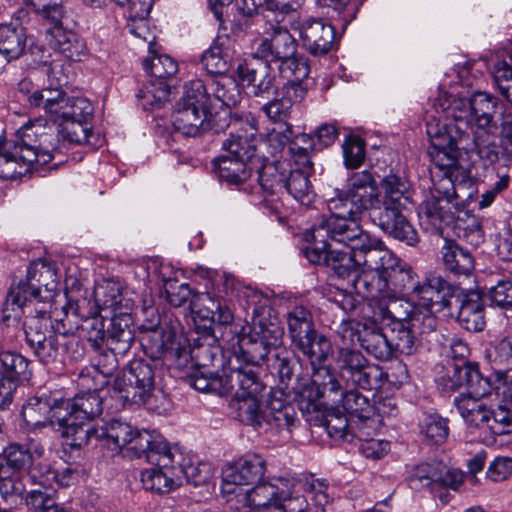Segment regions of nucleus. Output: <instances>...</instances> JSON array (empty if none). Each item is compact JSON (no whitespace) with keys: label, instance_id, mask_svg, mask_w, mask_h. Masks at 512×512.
<instances>
[{"label":"nucleus","instance_id":"f257e3e1","mask_svg":"<svg viewBox=\"0 0 512 512\" xmlns=\"http://www.w3.org/2000/svg\"><path fill=\"white\" fill-rule=\"evenodd\" d=\"M437 115L427 118L426 132L431 141L428 155L431 161L432 188L430 196L419 206L421 227L428 232L441 231L465 208L458 189L472 184L471 170L458 159V151L476 153L493 163L500 157L512 164V115L501 121L500 145L496 146L498 126L494 116L497 99L477 92L469 99L440 93L435 99Z\"/></svg>","mask_w":512,"mask_h":512},{"label":"nucleus","instance_id":"f03ea898","mask_svg":"<svg viewBox=\"0 0 512 512\" xmlns=\"http://www.w3.org/2000/svg\"><path fill=\"white\" fill-rule=\"evenodd\" d=\"M363 248L371 250L364 260L370 269L357 278V294L378 300L409 297L417 279L413 269L369 233Z\"/></svg>","mask_w":512,"mask_h":512},{"label":"nucleus","instance_id":"7ed1b4c3","mask_svg":"<svg viewBox=\"0 0 512 512\" xmlns=\"http://www.w3.org/2000/svg\"><path fill=\"white\" fill-rule=\"evenodd\" d=\"M283 331L275 325L243 327L239 336L240 354L236 355L238 366H232L223 376L221 394H232L243 398L259 396L264 389L258 376V366L265 360L271 349L282 344Z\"/></svg>","mask_w":512,"mask_h":512},{"label":"nucleus","instance_id":"20e7f679","mask_svg":"<svg viewBox=\"0 0 512 512\" xmlns=\"http://www.w3.org/2000/svg\"><path fill=\"white\" fill-rule=\"evenodd\" d=\"M58 143L46 120L28 121L16 131L13 144L0 153V178L17 179L49 163L59 150Z\"/></svg>","mask_w":512,"mask_h":512},{"label":"nucleus","instance_id":"39448f33","mask_svg":"<svg viewBox=\"0 0 512 512\" xmlns=\"http://www.w3.org/2000/svg\"><path fill=\"white\" fill-rule=\"evenodd\" d=\"M80 381L88 392L73 399L61 398L62 410H56V416L64 423L62 438L73 448L82 447L92 437L94 430L85 428L84 422L101 414L102 398L98 391L108 383L106 377L94 367L82 374Z\"/></svg>","mask_w":512,"mask_h":512},{"label":"nucleus","instance_id":"423d86ee","mask_svg":"<svg viewBox=\"0 0 512 512\" xmlns=\"http://www.w3.org/2000/svg\"><path fill=\"white\" fill-rule=\"evenodd\" d=\"M380 209L373 215L380 229L389 236L413 246L418 242V233L403 214L411 203L412 191L408 180L390 173L379 185Z\"/></svg>","mask_w":512,"mask_h":512},{"label":"nucleus","instance_id":"0eeeda50","mask_svg":"<svg viewBox=\"0 0 512 512\" xmlns=\"http://www.w3.org/2000/svg\"><path fill=\"white\" fill-rule=\"evenodd\" d=\"M490 384L471 393H459L453 404L471 432L488 436L486 441L495 442L496 436L512 432V412L508 407L488 405Z\"/></svg>","mask_w":512,"mask_h":512},{"label":"nucleus","instance_id":"6e6552de","mask_svg":"<svg viewBox=\"0 0 512 512\" xmlns=\"http://www.w3.org/2000/svg\"><path fill=\"white\" fill-rule=\"evenodd\" d=\"M305 239L309 245L304 248V256L312 264L328 265L330 251L333 243L352 245L355 248H363L368 241V232L362 229L360 224L346 221L342 218L321 217L312 228L305 233Z\"/></svg>","mask_w":512,"mask_h":512},{"label":"nucleus","instance_id":"1a4fd4ad","mask_svg":"<svg viewBox=\"0 0 512 512\" xmlns=\"http://www.w3.org/2000/svg\"><path fill=\"white\" fill-rule=\"evenodd\" d=\"M214 121L206 85L200 79L191 80L185 85L173 115L175 131L186 137H197L210 130L218 132Z\"/></svg>","mask_w":512,"mask_h":512},{"label":"nucleus","instance_id":"9d476101","mask_svg":"<svg viewBox=\"0 0 512 512\" xmlns=\"http://www.w3.org/2000/svg\"><path fill=\"white\" fill-rule=\"evenodd\" d=\"M294 347L305 356L311 367V384L307 393L317 391V395H332L338 392L339 381L335 373L325 363L333 353L331 341L323 334L315 333L300 341Z\"/></svg>","mask_w":512,"mask_h":512},{"label":"nucleus","instance_id":"9b49d317","mask_svg":"<svg viewBox=\"0 0 512 512\" xmlns=\"http://www.w3.org/2000/svg\"><path fill=\"white\" fill-rule=\"evenodd\" d=\"M174 450L164 438H158L156 444L142 458L154 467L141 472V482L146 490L166 494L180 485V476L174 466Z\"/></svg>","mask_w":512,"mask_h":512},{"label":"nucleus","instance_id":"f8f14e48","mask_svg":"<svg viewBox=\"0 0 512 512\" xmlns=\"http://www.w3.org/2000/svg\"><path fill=\"white\" fill-rule=\"evenodd\" d=\"M155 389V369L151 362L134 359L116 377L114 390L124 401L153 408L151 398Z\"/></svg>","mask_w":512,"mask_h":512},{"label":"nucleus","instance_id":"ddd939ff","mask_svg":"<svg viewBox=\"0 0 512 512\" xmlns=\"http://www.w3.org/2000/svg\"><path fill=\"white\" fill-rule=\"evenodd\" d=\"M34 104H44V113L53 122H90L94 107L91 101L80 95H68L62 88L39 92L33 97Z\"/></svg>","mask_w":512,"mask_h":512},{"label":"nucleus","instance_id":"4468645a","mask_svg":"<svg viewBox=\"0 0 512 512\" xmlns=\"http://www.w3.org/2000/svg\"><path fill=\"white\" fill-rule=\"evenodd\" d=\"M338 381L348 388L358 387L364 390L377 388L382 379L381 368L370 361L358 350L340 348L336 356Z\"/></svg>","mask_w":512,"mask_h":512},{"label":"nucleus","instance_id":"2eb2a0df","mask_svg":"<svg viewBox=\"0 0 512 512\" xmlns=\"http://www.w3.org/2000/svg\"><path fill=\"white\" fill-rule=\"evenodd\" d=\"M24 325L27 344L36 358L43 364L57 361L62 350L60 337L63 338L65 334L60 330L59 323L54 326L48 313L39 312L28 317Z\"/></svg>","mask_w":512,"mask_h":512},{"label":"nucleus","instance_id":"dca6fc26","mask_svg":"<svg viewBox=\"0 0 512 512\" xmlns=\"http://www.w3.org/2000/svg\"><path fill=\"white\" fill-rule=\"evenodd\" d=\"M93 436L106 439L115 449H125L127 455L135 458H142L156 444L158 438H163L158 433L139 430L118 419L111 420L100 432L95 430Z\"/></svg>","mask_w":512,"mask_h":512},{"label":"nucleus","instance_id":"f3484780","mask_svg":"<svg viewBox=\"0 0 512 512\" xmlns=\"http://www.w3.org/2000/svg\"><path fill=\"white\" fill-rule=\"evenodd\" d=\"M331 217L342 218L359 224L358 220L365 211L376 214L380 209L377 184L352 193H342L328 202Z\"/></svg>","mask_w":512,"mask_h":512},{"label":"nucleus","instance_id":"a211bd4d","mask_svg":"<svg viewBox=\"0 0 512 512\" xmlns=\"http://www.w3.org/2000/svg\"><path fill=\"white\" fill-rule=\"evenodd\" d=\"M266 472L265 459L255 453H247L222 470V491L236 493L237 486L252 485L263 480Z\"/></svg>","mask_w":512,"mask_h":512},{"label":"nucleus","instance_id":"6ab92c4d","mask_svg":"<svg viewBox=\"0 0 512 512\" xmlns=\"http://www.w3.org/2000/svg\"><path fill=\"white\" fill-rule=\"evenodd\" d=\"M56 410H62L61 398L43 394L29 398L22 407V418L28 430L35 431L48 425L62 435L64 423L56 415Z\"/></svg>","mask_w":512,"mask_h":512},{"label":"nucleus","instance_id":"aec40b11","mask_svg":"<svg viewBox=\"0 0 512 512\" xmlns=\"http://www.w3.org/2000/svg\"><path fill=\"white\" fill-rule=\"evenodd\" d=\"M345 250H337L333 248L328 257V267H330L339 278L347 279L351 288L357 293L356 280L370 266L364 262L370 248H355L352 245H344Z\"/></svg>","mask_w":512,"mask_h":512},{"label":"nucleus","instance_id":"412c9836","mask_svg":"<svg viewBox=\"0 0 512 512\" xmlns=\"http://www.w3.org/2000/svg\"><path fill=\"white\" fill-rule=\"evenodd\" d=\"M449 284L440 276H432L419 282L416 279L409 295L413 307L442 311L450 305Z\"/></svg>","mask_w":512,"mask_h":512},{"label":"nucleus","instance_id":"4be33fe9","mask_svg":"<svg viewBox=\"0 0 512 512\" xmlns=\"http://www.w3.org/2000/svg\"><path fill=\"white\" fill-rule=\"evenodd\" d=\"M297 51V41L288 31L281 26H273L271 32L258 45L255 55L257 58L264 59L266 62H281L290 56H294Z\"/></svg>","mask_w":512,"mask_h":512},{"label":"nucleus","instance_id":"5701e85b","mask_svg":"<svg viewBox=\"0 0 512 512\" xmlns=\"http://www.w3.org/2000/svg\"><path fill=\"white\" fill-rule=\"evenodd\" d=\"M252 485L251 489L237 494V510L240 512H250L269 507L276 508L282 488L279 478L275 479L274 482L261 480Z\"/></svg>","mask_w":512,"mask_h":512},{"label":"nucleus","instance_id":"b1692460","mask_svg":"<svg viewBox=\"0 0 512 512\" xmlns=\"http://www.w3.org/2000/svg\"><path fill=\"white\" fill-rule=\"evenodd\" d=\"M25 280L42 302L52 300L59 286L55 265L41 259L30 263Z\"/></svg>","mask_w":512,"mask_h":512},{"label":"nucleus","instance_id":"393cba45","mask_svg":"<svg viewBox=\"0 0 512 512\" xmlns=\"http://www.w3.org/2000/svg\"><path fill=\"white\" fill-rule=\"evenodd\" d=\"M304 48L314 56L327 54L334 42V27L323 19H309L300 28Z\"/></svg>","mask_w":512,"mask_h":512},{"label":"nucleus","instance_id":"a878e982","mask_svg":"<svg viewBox=\"0 0 512 512\" xmlns=\"http://www.w3.org/2000/svg\"><path fill=\"white\" fill-rule=\"evenodd\" d=\"M490 384L487 378L481 376L477 366L472 363L454 365L451 374L439 380V386L444 391H457L460 393H471Z\"/></svg>","mask_w":512,"mask_h":512},{"label":"nucleus","instance_id":"bb28decb","mask_svg":"<svg viewBox=\"0 0 512 512\" xmlns=\"http://www.w3.org/2000/svg\"><path fill=\"white\" fill-rule=\"evenodd\" d=\"M353 387L349 390H344L343 385L339 382L338 392L332 395H317V391L308 394V399L315 402L321 398L327 399L332 403L337 404L346 413L356 416L359 419H366L370 416L372 405L369 399L362 395L358 390Z\"/></svg>","mask_w":512,"mask_h":512},{"label":"nucleus","instance_id":"cd10ccee","mask_svg":"<svg viewBox=\"0 0 512 512\" xmlns=\"http://www.w3.org/2000/svg\"><path fill=\"white\" fill-rule=\"evenodd\" d=\"M153 358H163L178 367H185L192 358L189 347L171 331L156 335L151 344Z\"/></svg>","mask_w":512,"mask_h":512},{"label":"nucleus","instance_id":"c85d7f7f","mask_svg":"<svg viewBox=\"0 0 512 512\" xmlns=\"http://www.w3.org/2000/svg\"><path fill=\"white\" fill-rule=\"evenodd\" d=\"M51 25L47 31V41L51 49L68 60L81 61L86 54L85 44L73 31L63 27L62 20Z\"/></svg>","mask_w":512,"mask_h":512},{"label":"nucleus","instance_id":"c756f323","mask_svg":"<svg viewBox=\"0 0 512 512\" xmlns=\"http://www.w3.org/2000/svg\"><path fill=\"white\" fill-rule=\"evenodd\" d=\"M43 445L34 440L27 439L23 443H11L3 449L5 467L9 471L21 473L28 469L36 459L44 455Z\"/></svg>","mask_w":512,"mask_h":512},{"label":"nucleus","instance_id":"7c9ffc66","mask_svg":"<svg viewBox=\"0 0 512 512\" xmlns=\"http://www.w3.org/2000/svg\"><path fill=\"white\" fill-rule=\"evenodd\" d=\"M235 49L230 38L217 37L202 55V64L209 74L223 75L233 62Z\"/></svg>","mask_w":512,"mask_h":512},{"label":"nucleus","instance_id":"2f4dec72","mask_svg":"<svg viewBox=\"0 0 512 512\" xmlns=\"http://www.w3.org/2000/svg\"><path fill=\"white\" fill-rule=\"evenodd\" d=\"M441 259L445 269L454 275L468 276L474 270L475 262L471 252L453 240L444 239Z\"/></svg>","mask_w":512,"mask_h":512},{"label":"nucleus","instance_id":"473e14b6","mask_svg":"<svg viewBox=\"0 0 512 512\" xmlns=\"http://www.w3.org/2000/svg\"><path fill=\"white\" fill-rule=\"evenodd\" d=\"M257 164L256 162L243 160L229 154L213 161L220 180L226 181L229 184H239L246 181L250 177L253 167Z\"/></svg>","mask_w":512,"mask_h":512},{"label":"nucleus","instance_id":"72a5a7b5","mask_svg":"<svg viewBox=\"0 0 512 512\" xmlns=\"http://www.w3.org/2000/svg\"><path fill=\"white\" fill-rule=\"evenodd\" d=\"M458 322L467 331L478 332L485 327L484 305L478 292L464 296L458 312Z\"/></svg>","mask_w":512,"mask_h":512},{"label":"nucleus","instance_id":"f704fd0d","mask_svg":"<svg viewBox=\"0 0 512 512\" xmlns=\"http://www.w3.org/2000/svg\"><path fill=\"white\" fill-rule=\"evenodd\" d=\"M25 28L20 24H0V55L7 61L18 59L26 47Z\"/></svg>","mask_w":512,"mask_h":512},{"label":"nucleus","instance_id":"c9c22d12","mask_svg":"<svg viewBox=\"0 0 512 512\" xmlns=\"http://www.w3.org/2000/svg\"><path fill=\"white\" fill-rule=\"evenodd\" d=\"M133 319L128 313L114 315L108 329L111 350L116 354H125L134 341Z\"/></svg>","mask_w":512,"mask_h":512},{"label":"nucleus","instance_id":"e433bc0d","mask_svg":"<svg viewBox=\"0 0 512 512\" xmlns=\"http://www.w3.org/2000/svg\"><path fill=\"white\" fill-rule=\"evenodd\" d=\"M312 169H292L289 165V172L285 179V189L295 200L303 205H310L315 197L309 175Z\"/></svg>","mask_w":512,"mask_h":512},{"label":"nucleus","instance_id":"4c0bfd02","mask_svg":"<svg viewBox=\"0 0 512 512\" xmlns=\"http://www.w3.org/2000/svg\"><path fill=\"white\" fill-rule=\"evenodd\" d=\"M287 323L293 346L317 333L311 312L303 306H296L287 313Z\"/></svg>","mask_w":512,"mask_h":512},{"label":"nucleus","instance_id":"58836bf2","mask_svg":"<svg viewBox=\"0 0 512 512\" xmlns=\"http://www.w3.org/2000/svg\"><path fill=\"white\" fill-rule=\"evenodd\" d=\"M279 483L282 488L277 509L283 512H316L309 508L306 497L299 494L301 489L295 479L279 478Z\"/></svg>","mask_w":512,"mask_h":512},{"label":"nucleus","instance_id":"ea45409f","mask_svg":"<svg viewBox=\"0 0 512 512\" xmlns=\"http://www.w3.org/2000/svg\"><path fill=\"white\" fill-rule=\"evenodd\" d=\"M223 149L233 157L260 163L261 157L257 155L258 145L254 133H231L223 142Z\"/></svg>","mask_w":512,"mask_h":512},{"label":"nucleus","instance_id":"a19ab883","mask_svg":"<svg viewBox=\"0 0 512 512\" xmlns=\"http://www.w3.org/2000/svg\"><path fill=\"white\" fill-rule=\"evenodd\" d=\"M206 89L209 97L212 94L226 107L236 106L242 98L238 83L232 77L224 74L212 79Z\"/></svg>","mask_w":512,"mask_h":512},{"label":"nucleus","instance_id":"79ce46f5","mask_svg":"<svg viewBox=\"0 0 512 512\" xmlns=\"http://www.w3.org/2000/svg\"><path fill=\"white\" fill-rule=\"evenodd\" d=\"M361 347L379 360H389L393 355L388 336L373 322H369L368 329L363 334Z\"/></svg>","mask_w":512,"mask_h":512},{"label":"nucleus","instance_id":"37998d69","mask_svg":"<svg viewBox=\"0 0 512 512\" xmlns=\"http://www.w3.org/2000/svg\"><path fill=\"white\" fill-rule=\"evenodd\" d=\"M289 165L287 161L262 164L258 171V182L262 189L268 193H275L283 189L289 172Z\"/></svg>","mask_w":512,"mask_h":512},{"label":"nucleus","instance_id":"c03bdc74","mask_svg":"<svg viewBox=\"0 0 512 512\" xmlns=\"http://www.w3.org/2000/svg\"><path fill=\"white\" fill-rule=\"evenodd\" d=\"M231 407L235 410L236 418L246 425L259 427L266 420V414L260 407L259 396H233Z\"/></svg>","mask_w":512,"mask_h":512},{"label":"nucleus","instance_id":"a18cd8bd","mask_svg":"<svg viewBox=\"0 0 512 512\" xmlns=\"http://www.w3.org/2000/svg\"><path fill=\"white\" fill-rule=\"evenodd\" d=\"M29 362L21 354L11 351H0V375L15 383L28 380L31 373Z\"/></svg>","mask_w":512,"mask_h":512},{"label":"nucleus","instance_id":"49530a36","mask_svg":"<svg viewBox=\"0 0 512 512\" xmlns=\"http://www.w3.org/2000/svg\"><path fill=\"white\" fill-rule=\"evenodd\" d=\"M493 78L501 94L512 104V51H502L496 55Z\"/></svg>","mask_w":512,"mask_h":512},{"label":"nucleus","instance_id":"de8ad7c7","mask_svg":"<svg viewBox=\"0 0 512 512\" xmlns=\"http://www.w3.org/2000/svg\"><path fill=\"white\" fill-rule=\"evenodd\" d=\"M143 65L151 80L158 83H167L178 72V63L167 54H152L144 60Z\"/></svg>","mask_w":512,"mask_h":512},{"label":"nucleus","instance_id":"09e8293b","mask_svg":"<svg viewBox=\"0 0 512 512\" xmlns=\"http://www.w3.org/2000/svg\"><path fill=\"white\" fill-rule=\"evenodd\" d=\"M487 357L494 369L499 372L512 370V335H508L487 350Z\"/></svg>","mask_w":512,"mask_h":512},{"label":"nucleus","instance_id":"8fccbe9b","mask_svg":"<svg viewBox=\"0 0 512 512\" xmlns=\"http://www.w3.org/2000/svg\"><path fill=\"white\" fill-rule=\"evenodd\" d=\"M439 461L420 463L413 467L408 481L413 488H428L436 490Z\"/></svg>","mask_w":512,"mask_h":512},{"label":"nucleus","instance_id":"3c124183","mask_svg":"<svg viewBox=\"0 0 512 512\" xmlns=\"http://www.w3.org/2000/svg\"><path fill=\"white\" fill-rule=\"evenodd\" d=\"M437 312L438 311H432L430 309L413 307L407 322L418 339L436 331L438 321L435 317V313Z\"/></svg>","mask_w":512,"mask_h":512},{"label":"nucleus","instance_id":"603ef678","mask_svg":"<svg viewBox=\"0 0 512 512\" xmlns=\"http://www.w3.org/2000/svg\"><path fill=\"white\" fill-rule=\"evenodd\" d=\"M420 433L428 444H442L448 437L449 429L445 419L438 415H427L421 421Z\"/></svg>","mask_w":512,"mask_h":512},{"label":"nucleus","instance_id":"864d4df0","mask_svg":"<svg viewBox=\"0 0 512 512\" xmlns=\"http://www.w3.org/2000/svg\"><path fill=\"white\" fill-rule=\"evenodd\" d=\"M29 286L26 280H21L17 286L10 289L6 298L5 311H12L15 316H19L27 302L33 299L39 300L37 294Z\"/></svg>","mask_w":512,"mask_h":512},{"label":"nucleus","instance_id":"5fc2aeb1","mask_svg":"<svg viewBox=\"0 0 512 512\" xmlns=\"http://www.w3.org/2000/svg\"><path fill=\"white\" fill-rule=\"evenodd\" d=\"M59 123L62 125L59 136L63 142L76 145L88 143L92 132L90 122L59 121Z\"/></svg>","mask_w":512,"mask_h":512},{"label":"nucleus","instance_id":"6e6d98bb","mask_svg":"<svg viewBox=\"0 0 512 512\" xmlns=\"http://www.w3.org/2000/svg\"><path fill=\"white\" fill-rule=\"evenodd\" d=\"M24 491L25 485L22 482L20 473L9 471L1 461L0 494L2 498L9 502L13 497H22Z\"/></svg>","mask_w":512,"mask_h":512},{"label":"nucleus","instance_id":"4d7b16f0","mask_svg":"<svg viewBox=\"0 0 512 512\" xmlns=\"http://www.w3.org/2000/svg\"><path fill=\"white\" fill-rule=\"evenodd\" d=\"M94 295L100 310L110 309L115 311L122 301L120 285L113 281H107L97 286Z\"/></svg>","mask_w":512,"mask_h":512},{"label":"nucleus","instance_id":"13d9d810","mask_svg":"<svg viewBox=\"0 0 512 512\" xmlns=\"http://www.w3.org/2000/svg\"><path fill=\"white\" fill-rule=\"evenodd\" d=\"M296 481L301 490L312 495V500L317 506L315 510L322 509L325 512L324 507L329 502L327 493L328 483L326 480L318 479L311 475Z\"/></svg>","mask_w":512,"mask_h":512},{"label":"nucleus","instance_id":"bf43d9fd","mask_svg":"<svg viewBox=\"0 0 512 512\" xmlns=\"http://www.w3.org/2000/svg\"><path fill=\"white\" fill-rule=\"evenodd\" d=\"M389 340L392 344V352L397 350L403 354H411L418 338L406 321L396 324L392 329V336Z\"/></svg>","mask_w":512,"mask_h":512},{"label":"nucleus","instance_id":"052dcab7","mask_svg":"<svg viewBox=\"0 0 512 512\" xmlns=\"http://www.w3.org/2000/svg\"><path fill=\"white\" fill-rule=\"evenodd\" d=\"M269 414L266 415V420L273 423L280 429L289 430L294 426L296 421V412L291 405H286L280 400H275L270 403Z\"/></svg>","mask_w":512,"mask_h":512},{"label":"nucleus","instance_id":"680f3d73","mask_svg":"<svg viewBox=\"0 0 512 512\" xmlns=\"http://www.w3.org/2000/svg\"><path fill=\"white\" fill-rule=\"evenodd\" d=\"M169 94L170 86L166 82L158 83L150 80L149 84L139 92L138 97L143 100L142 104L145 108L154 109L160 107L168 99Z\"/></svg>","mask_w":512,"mask_h":512},{"label":"nucleus","instance_id":"e2e57ef3","mask_svg":"<svg viewBox=\"0 0 512 512\" xmlns=\"http://www.w3.org/2000/svg\"><path fill=\"white\" fill-rule=\"evenodd\" d=\"M279 72L288 83L303 81L309 74V66L306 59L295 54L280 62Z\"/></svg>","mask_w":512,"mask_h":512},{"label":"nucleus","instance_id":"0e129e2a","mask_svg":"<svg viewBox=\"0 0 512 512\" xmlns=\"http://www.w3.org/2000/svg\"><path fill=\"white\" fill-rule=\"evenodd\" d=\"M291 108L292 99L289 95L268 102L262 109L271 121L278 124V126H285L288 125L287 120L290 117Z\"/></svg>","mask_w":512,"mask_h":512},{"label":"nucleus","instance_id":"69168bd1","mask_svg":"<svg viewBox=\"0 0 512 512\" xmlns=\"http://www.w3.org/2000/svg\"><path fill=\"white\" fill-rule=\"evenodd\" d=\"M36 13L50 23H58L64 17L63 0H25Z\"/></svg>","mask_w":512,"mask_h":512},{"label":"nucleus","instance_id":"338daca9","mask_svg":"<svg viewBox=\"0 0 512 512\" xmlns=\"http://www.w3.org/2000/svg\"><path fill=\"white\" fill-rule=\"evenodd\" d=\"M344 164L347 168H358L365 159L364 142L356 136L345 139L343 145Z\"/></svg>","mask_w":512,"mask_h":512},{"label":"nucleus","instance_id":"774afa93","mask_svg":"<svg viewBox=\"0 0 512 512\" xmlns=\"http://www.w3.org/2000/svg\"><path fill=\"white\" fill-rule=\"evenodd\" d=\"M369 322H360L354 319L343 320L338 327L337 333L342 342L346 345L362 344L363 334L368 329Z\"/></svg>","mask_w":512,"mask_h":512}]
</instances>
